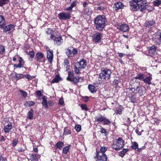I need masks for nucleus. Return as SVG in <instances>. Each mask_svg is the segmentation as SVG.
Returning a JSON list of instances; mask_svg holds the SVG:
<instances>
[{
  "label": "nucleus",
  "instance_id": "nucleus-1",
  "mask_svg": "<svg viewBox=\"0 0 161 161\" xmlns=\"http://www.w3.org/2000/svg\"><path fill=\"white\" fill-rule=\"evenodd\" d=\"M147 3V0H133L130 2V4L132 10L137 11L139 9L142 11L145 9Z\"/></svg>",
  "mask_w": 161,
  "mask_h": 161
},
{
  "label": "nucleus",
  "instance_id": "nucleus-2",
  "mask_svg": "<svg viewBox=\"0 0 161 161\" xmlns=\"http://www.w3.org/2000/svg\"><path fill=\"white\" fill-rule=\"evenodd\" d=\"M107 21V19L104 15H97L95 18L94 22L96 29L99 31H102L106 25Z\"/></svg>",
  "mask_w": 161,
  "mask_h": 161
},
{
  "label": "nucleus",
  "instance_id": "nucleus-3",
  "mask_svg": "<svg viewBox=\"0 0 161 161\" xmlns=\"http://www.w3.org/2000/svg\"><path fill=\"white\" fill-rule=\"evenodd\" d=\"M101 72L99 75L98 80L99 81L104 82L108 80L112 73L111 71L107 68H102Z\"/></svg>",
  "mask_w": 161,
  "mask_h": 161
},
{
  "label": "nucleus",
  "instance_id": "nucleus-4",
  "mask_svg": "<svg viewBox=\"0 0 161 161\" xmlns=\"http://www.w3.org/2000/svg\"><path fill=\"white\" fill-rule=\"evenodd\" d=\"M125 145V141L121 137L113 141L112 147L115 150H119L123 148Z\"/></svg>",
  "mask_w": 161,
  "mask_h": 161
},
{
  "label": "nucleus",
  "instance_id": "nucleus-5",
  "mask_svg": "<svg viewBox=\"0 0 161 161\" xmlns=\"http://www.w3.org/2000/svg\"><path fill=\"white\" fill-rule=\"evenodd\" d=\"M86 65V61L84 59H82L79 62L75 63L74 65L75 73H79L80 71L85 68Z\"/></svg>",
  "mask_w": 161,
  "mask_h": 161
},
{
  "label": "nucleus",
  "instance_id": "nucleus-6",
  "mask_svg": "<svg viewBox=\"0 0 161 161\" xmlns=\"http://www.w3.org/2000/svg\"><path fill=\"white\" fill-rule=\"evenodd\" d=\"M127 91L129 92V93L130 92L133 94H135V92L138 93L140 95L142 96L145 94L146 92L145 88L144 86H137L136 88H128Z\"/></svg>",
  "mask_w": 161,
  "mask_h": 161
},
{
  "label": "nucleus",
  "instance_id": "nucleus-7",
  "mask_svg": "<svg viewBox=\"0 0 161 161\" xmlns=\"http://www.w3.org/2000/svg\"><path fill=\"white\" fill-rule=\"evenodd\" d=\"M96 161H107V157L105 153L102 152L96 153V156L94 157Z\"/></svg>",
  "mask_w": 161,
  "mask_h": 161
},
{
  "label": "nucleus",
  "instance_id": "nucleus-8",
  "mask_svg": "<svg viewBox=\"0 0 161 161\" xmlns=\"http://www.w3.org/2000/svg\"><path fill=\"white\" fill-rule=\"evenodd\" d=\"M92 41L95 43H99L101 42L102 38V34L99 32H96L92 37Z\"/></svg>",
  "mask_w": 161,
  "mask_h": 161
},
{
  "label": "nucleus",
  "instance_id": "nucleus-9",
  "mask_svg": "<svg viewBox=\"0 0 161 161\" xmlns=\"http://www.w3.org/2000/svg\"><path fill=\"white\" fill-rule=\"evenodd\" d=\"M58 17L60 20H67L70 19L71 18L70 14L69 12H62L59 13Z\"/></svg>",
  "mask_w": 161,
  "mask_h": 161
},
{
  "label": "nucleus",
  "instance_id": "nucleus-10",
  "mask_svg": "<svg viewBox=\"0 0 161 161\" xmlns=\"http://www.w3.org/2000/svg\"><path fill=\"white\" fill-rule=\"evenodd\" d=\"M156 50V47L153 45L149 48L148 52H146L145 54L147 56L153 57L155 55Z\"/></svg>",
  "mask_w": 161,
  "mask_h": 161
},
{
  "label": "nucleus",
  "instance_id": "nucleus-11",
  "mask_svg": "<svg viewBox=\"0 0 161 161\" xmlns=\"http://www.w3.org/2000/svg\"><path fill=\"white\" fill-rule=\"evenodd\" d=\"M78 51L75 48L68 49L66 51V53L68 57H73L77 53Z\"/></svg>",
  "mask_w": 161,
  "mask_h": 161
},
{
  "label": "nucleus",
  "instance_id": "nucleus-12",
  "mask_svg": "<svg viewBox=\"0 0 161 161\" xmlns=\"http://www.w3.org/2000/svg\"><path fill=\"white\" fill-rule=\"evenodd\" d=\"M15 26L13 24H9L4 26L3 32L8 33H10L12 31H14V30Z\"/></svg>",
  "mask_w": 161,
  "mask_h": 161
},
{
  "label": "nucleus",
  "instance_id": "nucleus-13",
  "mask_svg": "<svg viewBox=\"0 0 161 161\" xmlns=\"http://www.w3.org/2000/svg\"><path fill=\"white\" fill-rule=\"evenodd\" d=\"M46 49L47 50V58L48 61L50 62H52L53 60V51L51 49H50L48 47H47Z\"/></svg>",
  "mask_w": 161,
  "mask_h": 161
},
{
  "label": "nucleus",
  "instance_id": "nucleus-14",
  "mask_svg": "<svg viewBox=\"0 0 161 161\" xmlns=\"http://www.w3.org/2000/svg\"><path fill=\"white\" fill-rule=\"evenodd\" d=\"M54 43L55 44L57 45L58 46L61 45L63 42V40L60 36H56L53 38Z\"/></svg>",
  "mask_w": 161,
  "mask_h": 161
},
{
  "label": "nucleus",
  "instance_id": "nucleus-15",
  "mask_svg": "<svg viewBox=\"0 0 161 161\" xmlns=\"http://www.w3.org/2000/svg\"><path fill=\"white\" fill-rule=\"evenodd\" d=\"M124 5L121 2H119L114 4L113 9L115 11H117L119 9H122L124 7Z\"/></svg>",
  "mask_w": 161,
  "mask_h": 161
},
{
  "label": "nucleus",
  "instance_id": "nucleus-16",
  "mask_svg": "<svg viewBox=\"0 0 161 161\" xmlns=\"http://www.w3.org/2000/svg\"><path fill=\"white\" fill-rule=\"evenodd\" d=\"M46 33L47 35L50 36V38L49 39H53L55 36L54 29L48 28L46 31Z\"/></svg>",
  "mask_w": 161,
  "mask_h": 161
},
{
  "label": "nucleus",
  "instance_id": "nucleus-17",
  "mask_svg": "<svg viewBox=\"0 0 161 161\" xmlns=\"http://www.w3.org/2000/svg\"><path fill=\"white\" fill-rule=\"evenodd\" d=\"M119 30L124 32L128 31L129 29V26L126 24H122L119 27Z\"/></svg>",
  "mask_w": 161,
  "mask_h": 161
},
{
  "label": "nucleus",
  "instance_id": "nucleus-18",
  "mask_svg": "<svg viewBox=\"0 0 161 161\" xmlns=\"http://www.w3.org/2000/svg\"><path fill=\"white\" fill-rule=\"evenodd\" d=\"M12 128V125L11 123H8L7 125L4 126L3 130L5 133H9Z\"/></svg>",
  "mask_w": 161,
  "mask_h": 161
},
{
  "label": "nucleus",
  "instance_id": "nucleus-19",
  "mask_svg": "<svg viewBox=\"0 0 161 161\" xmlns=\"http://www.w3.org/2000/svg\"><path fill=\"white\" fill-rule=\"evenodd\" d=\"M6 24L4 17L2 15H0V28L3 29Z\"/></svg>",
  "mask_w": 161,
  "mask_h": 161
},
{
  "label": "nucleus",
  "instance_id": "nucleus-20",
  "mask_svg": "<svg viewBox=\"0 0 161 161\" xmlns=\"http://www.w3.org/2000/svg\"><path fill=\"white\" fill-rule=\"evenodd\" d=\"M152 80V76L151 75L150 76L144 77L143 81L146 84L150 85L151 84V81Z\"/></svg>",
  "mask_w": 161,
  "mask_h": 161
},
{
  "label": "nucleus",
  "instance_id": "nucleus-21",
  "mask_svg": "<svg viewBox=\"0 0 161 161\" xmlns=\"http://www.w3.org/2000/svg\"><path fill=\"white\" fill-rule=\"evenodd\" d=\"M42 98V104L43 106L46 108H48V106L47 104L48 103L47 102V97L45 96H43Z\"/></svg>",
  "mask_w": 161,
  "mask_h": 161
},
{
  "label": "nucleus",
  "instance_id": "nucleus-22",
  "mask_svg": "<svg viewBox=\"0 0 161 161\" xmlns=\"http://www.w3.org/2000/svg\"><path fill=\"white\" fill-rule=\"evenodd\" d=\"M43 57V54L39 52L36 53V58L37 61L41 62L42 61V59Z\"/></svg>",
  "mask_w": 161,
  "mask_h": 161
},
{
  "label": "nucleus",
  "instance_id": "nucleus-23",
  "mask_svg": "<svg viewBox=\"0 0 161 161\" xmlns=\"http://www.w3.org/2000/svg\"><path fill=\"white\" fill-rule=\"evenodd\" d=\"M83 79L80 77H73L71 78V80H69V81L73 82L75 83H77L78 82L81 81H82Z\"/></svg>",
  "mask_w": 161,
  "mask_h": 161
},
{
  "label": "nucleus",
  "instance_id": "nucleus-24",
  "mask_svg": "<svg viewBox=\"0 0 161 161\" xmlns=\"http://www.w3.org/2000/svg\"><path fill=\"white\" fill-rule=\"evenodd\" d=\"M64 145V142L61 141L58 142L56 144L55 147L59 150H61L63 147Z\"/></svg>",
  "mask_w": 161,
  "mask_h": 161
},
{
  "label": "nucleus",
  "instance_id": "nucleus-25",
  "mask_svg": "<svg viewBox=\"0 0 161 161\" xmlns=\"http://www.w3.org/2000/svg\"><path fill=\"white\" fill-rule=\"evenodd\" d=\"M145 77L146 76L144 74L140 73L137 74L134 78L135 79H139L143 81L144 77Z\"/></svg>",
  "mask_w": 161,
  "mask_h": 161
},
{
  "label": "nucleus",
  "instance_id": "nucleus-26",
  "mask_svg": "<svg viewBox=\"0 0 161 161\" xmlns=\"http://www.w3.org/2000/svg\"><path fill=\"white\" fill-rule=\"evenodd\" d=\"M95 121L96 122H101L104 120V117L101 114H99L96 117Z\"/></svg>",
  "mask_w": 161,
  "mask_h": 161
},
{
  "label": "nucleus",
  "instance_id": "nucleus-27",
  "mask_svg": "<svg viewBox=\"0 0 161 161\" xmlns=\"http://www.w3.org/2000/svg\"><path fill=\"white\" fill-rule=\"evenodd\" d=\"M155 21L153 19H151L145 22L146 27H149L150 26H152L155 24Z\"/></svg>",
  "mask_w": 161,
  "mask_h": 161
},
{
  "label": "nucleus",
  "instance_id": "nucleus-28",
  "mask_svg": "<svg viewBox=\"0 0 161 161\" xmlns=\"http://www.w3.org/2000/svg\"><path fill=\"white\" fill-rule=\"evenodd\" d=\"M129 92L127 91L128 95L131 97V102L133 103L136 102V98L134 97L135 94H133V93L131 92H130V93H129Z\"/></svg>",
  "mask_w": 161,
  "mask_h": 161
},
{
  "label": "nucleus",
  "instance_id": "nucleus-29",
  "mask_svg": "<svg viewBox=\"0 0 161 161\" xmlns=\"http://www.w3.org/2000/svg\"><path fill=\"white\" fill-rule=\"evenodd\" d=\"M39 158V156L36 154H33L31 156V159L32 161H37Z\"/></svg>",
  "mask_w": 161,
  "mask_h": 161
},
{
  "label": "nucleus",
  "instance_id": "nucleus-30",
  "mask_svg": "<svg viewBox=\"0 0 161 161\" xmlns=\"http://www.w3.org/2000/svg\"><path fill=\"white\" fill-rule=\"evenodd\" d=\"M61 78L58 75H56L55 78L52 80L51 83H58L61 80Z\"/></svg>",
  "mask_w": 161,
  "mask_h": 161
},
{
  "label": "nucleus",
  "instance_id": "nucleus-31",
  "mask_svg": "<svg viewBox=\"0 0 161 161\" xmlns=\"http://www.w3.org/2000/svg\"><path fill=\"white\" fill-rule=\"evenodd\" d=\"M88 88L90 92L92 93H93L97 91V90L95 86L92 85H89Z\"/></svg>",
  "mask_w": 161,
  "mask_h": 161
},
{
  "label": "nucleus",
  "instance_id": "nucleus-32",
  "mask_svg": "<svg viewBox=\"0 0 161 161\" xmlns=\"http://www.w3.org/2000/svg\"><path fill=\"white\" fill-rule=\"evenodd\" d=\"M69 61L68 59L66 58L65 59H64V66L66 69L67 70H68L69 69Z\"/></svg>",
  "mask_w": 161,
  "mask_h": 161
},
{
  "label": "nucleus",
  "instance_id": "nucleus-33",
  "mask_svg": "<svg viewBox=\"0 0 161 161\" xmlns=\"http://www.w3.org/2000/svg\"><path fill=\"white\" fill-rule=\"evenodd\" d=\"M33 111L32 109H31L27 114V118L30 119H33Z\"/></svg>",
  "mask_w": 161,
  "mask_h": 161
},
{
  "label": "nucleus",
  "instance_id": "nucleus-34",
  "mask_svg": "<svg viewBox=\"0 0 161 161\" xmlns=\"http://www.w3.org/2000/svg\"><path fill=\"white\" fill-rule=\"evenodd\" d=\"M71 134V131L68 127H65L64 129V134L68 135Z\"/></svg>",
  "mask_w": 161,
  "mask_h": 161
},
{
  "label": "nucleus",
  "instance_id": "nucleus-35",
  "mask_svg": "<svg viewBox=\"0 0 161 161\" xmlns=\"http://www.w3.org/2000/svg\"><path fill=\"white\" fill-rule=\"evenodd\" d=\"M124 108L121 106L120 105L118 109L115 111V113L117 114L120 115L122 114V112Z\"/></svg>",
  "mask_w": 161,
  "mask_h": 161
},
{
  "label": "nucleus",
  "instance_id": "nucleus-36",
  "mask_svg": "<svg viewBox=\"0 0 161 161\" xmlns=\"http://www.w3.org/2000/svg\"><path fill=\"white\" fill-rule=\"evenodd\" d=\"M128 151V149H123L121 151L119 152V155L121 157H123Z\"/></svg>",
  "mask_w": 161,
  "mask_h": 161
},
{
  "label": "nucleus",
  "instance_id": "nucleus-37",
  "mask_svg": "<svg viewBox=\"0 0 161 161\" xmlns=\"http://www.w3.org/2000/svg\"><path fill=\"white\" fill-rule=\"evenodd\" d=\"M68 76L67 78L68 80H71V78L74 76V73L73 71H69L68 72Z\"/></svg>",
  "mask_w": 161,
  "mask_h": 161
},
{
  "label": "nucleus",
  "instance_id": "nucleus-38",
  "mask_svg": "<svg viewBox=\"0 0 161 161\" xmlns=\"http://www.w3.org/2000/svg\"><path fill=\"white\" fill-rule=\"evenodd\" d=\"M107 148L106 147L104 146L100 148V151H97L96 153L97 152H102L103 153H105L107 151Z\"/></svg>",
  "mask_w": 161,
  "mask_h": 161
},
{
  "label": "nucleus",
  "instance_id": "nucleus-39",
  "mask_svg": "<svg viewBox=\"0 0 161 161\" xmlns=\"http://www.w3.org/2000/svg\"><path fill=\"white\" fill-rule=\"evenodd\" d=\"M153 3L155 6L158 7L161 5V0H155Z\"/></svg>",
  "mask_w": 161,
  "mask_h": 161
},
{
  "label": "nucleus",
  "instance_id": "nucleus-40",
  "mask_svg": "<svg viewBox=\"0 0 161 161\" xmlns=\"http://www.w3.org/2000/svg\"><path fill=\"white\" fill-rule=\"evenodd\" d=\"M132 148L135 150L138 148V144L136 142H133L132 143Z\"/></svg>",
  "mask_w": 161,
  "mask_h": 161
},
{
  "label": "nucleus",
  "instance_id": "nucleus-41",
  "mask_svg": "<svg viewBox=\"0 0 161 161\" xmlns=\"http://www.w3.org/2000/svg\"><path fill=\"white\" fill-rule=\"evenodd\" d=\"M69 148V146H68L64 147L63 149V152L65 154H67L68 152Z\"/></svg>",
  "mask_w": 161,
  "mask_h": 161
},
{
  "label": "nucleus",
  "instance_id": "nucleus-42",
  "mask_svg": "<svg viewBox=\"0 0 161 161\" xmlns=\"http://www.w3.org/2000/svg\"><path fill=\"white\" fill-rule=\"evenodd\" d=\"M104 124L105 125H109L111 123V122L108 119L104 117V120L103 121Z\"/></svg>",
  "mask_w": 161,
  "mask_h": 161
},
{
  "label": "nucleus",
  "instance_id": "nucleus-43",
  "mask_svg": "<svg viewBox=\"0 0 161 161\" xmlns=\"http://www.w3.org/2000/svg\"><path fill=\"white\" fill-rule=\"evenodd\" d=\"M35 104V103L32 101H27L25 104V105L27 107L33 106Z\"/></svg>",
  "mask_w": 161,
  "mask_h": 161
},
{
  "label": "nucleus",
  "instance_id": "nucleus-44",
  "mask_svg": "<svg viewBox=\"0 0 161 161\" xmlns=\"http://www.w3.org/2000/svg\"><path fill=\"white\" fill-rule=\"evenodd\" d=\"M27 53L30 58H34V53L33 51H30L29 53L28 52H27Z\"/></svg>",
  "mask_w": 161,
  "mask_h": 161
},
{
  "label": "nucleus",
  "instance_id": "nucleus-45",
  "mask_svg": "<svg viewBox=\"0 0 161 161\" xmlns=\"http://www.w3.org/2000/svg\"><path fill=\"white\" fill-rule=\"evenodd\" d=\"M8 2V0H0V6L7 3Z\"/></svg>",
  "mask_w": 161,
  "mask_h": 161
},
{
  "label": "nucleus",
  "instance_id": "nucleus-46",
  "mask_svg": "<svg viewBox=\"0 0 161 161\" xmlns=\"http://www.w3.org/2000/svg\"><path fill=\"white\" fill-rule=\"evenodd\" d=\"M24 65V64L23 63H19L18 64H14V67L15 68H20L23 67Z\"/></svg>",
  "mask_w": 161,
  "mask_h": 161
},
{
  "label": "nucleus",
  "instance_id": "nucleus-47",
  "mask_svg": "<svg viewBox=\"0 0 161 161\" xmlns=\"http://www.w3.org/2000/svg\"><path fill=\"white\" fill-rule=\"evenodd\" d=\"M80 106L82 110L88 111V110L86 105L85 104H82L80 105Z\"/></svg>",
  "mask_w": 161,
  "mask_h": 161
},
{
  "label": "nucleus",
  "instance_id": "nucleus-48",
  "mask_svg": "<svg viewBox=\"0 0 161 161\" xmlns=\"http://www.w3.org/2000/svg\"><path fill=\"white\" fill-rule=\"evenodd\" d=\"M16 76L17 80H19L21 78H24V75L23 74H17L16 75Z\"/></svg>",
  "mask_w": 161,
  "mask_h": 161
},
{
  "label": "nucleus",
  "instance_id": "nucleus-49",
  "mask_svg": "<svg viewBox=\"0 0 161 161\" xmlns=\"http://www.w3.org/2000/svg\"><path fill=\"white\" fill-rule=\"evenodd\" d=\"M75 128L77 132H79L81 130V126L80 125H77L75 126Z\"/></svg>",
  "mask_w": 161,
  "mask_h": 161
},
{
  "label": "nucleus",
  "instance_id": "nucleus-50",
  "mask_svg": "<svg viewBox=\"0 0 161 161\" xmlns=\"http://www.w3.org/2000/svg\"><path fill=\"white\" fill-rule=\"evenodd\" d=\"M24 76V77L28 79V80H31L32 79L34 78H35V76H31L30 75L28 74L25 75Z\"/></svg>",
  "mask_w": 161,
  "mask_h": 161
},
{
  "label": "nucleus",
  "instance_id": "nucleus-51",
  "mask_svg": "<svg viewBox=\"0 0 161 161\" xmlns=\"http://www.w3.org/2000/svg\"><path fill=\"white\" fill-rule=\"evenodd\" d=\"M155 41L158 44H161V32L160 34L159 37L156 39Z\"/></svg>",
  "mask_w": 161,
  "mask_h": 161
},
{
  "label": "nucleus",
  "instance_id": "nucleus-52",
  "mask_svg": "<svg viewBox=\"0 0 161 161\" xmlns=\"http://www.w3.org/2000/svg\"><path fill=\"white\" fill-rule=\"evenodd\" d=\"M78 3V2L76 0L74 1L71 3L70 6L73 8L75 7Z\"/></svg>",
  "mask_w": 161,
  "mask_h": 161
},
{
  "label": "nucleus",
  "instance_id": "nucleus-53",
  "mask_svg": "<svg viewBox=\"0 0 161 161\" xmlns=\"http://www.w3.org/2000/svg\"><path fill=\"white\" fill-rule=\"evenodd\" d=\"M19 91L21 92L22 95L24 97H26L27 96V93L25 91H23L21 90H19Z\"/></svg>",
  "mask_w": 161,
  "mask_h": 161
},
{
  "label": "nucleus",
  "instance_id": "nucleus-54",
  "mask_svg": "<svg viewBox=\"0 0 161 161\" xmlns=\"http://www.w3.org/2000/svg\"><path fill=\"white\" fill-rule=\"evenodd\" d=\"M18 139H14L12 142V145L14 147H15L18 143Z\"/></svg>",
  "mask_w": 161,
  "mask_h": 161
},
{
  "label": "nucleus",
  "instance_id": "nucleus-55",
  "mask_svg": "<svg viewBox=\"0 0 161 161\" xmlns=\"http://www.w3.org/2000/svg\"><path fill=\"white\" fill-rule=\"evenodd\" d=\"M36 93L38 98L40 99L41 97L42 96V93L40 91H38L36 92Z\"/></svg>",
  "mask_w": 161,
  "mask_h": 161
},
{
  "label": "nucleus",
  "instance_id": "nucleus-56",
  "mask_svg": "<svg viewBox=\"0 0 161 161\" xmlns=\"http://www.w3.org/2000/svg\"><path fill=\"white\" fill-rule=\"evenodd\" d=\"M6 160V158L3 156L2 154H0V161H5Z\"/></svg>",
  "mask_w": 161,
  "mask_h": 161
},
{
  "label": "nucleus",
  "instance_id": "nucleus-57",
  "mask_svg": "<svg viewBox=\"0 0 161 161\" xmlns=\"http://www.w3.org/2000/svg\"><path fill=\"white\" fill-rule=\"evenodd\" d=\"M73 8L71 7L70 6V7H69L68 8H64V9L65 10H66L67 11H70L72 10Z\"/></svg>",
  "mask_w": 161,
  "mask_h": 161
},
{
  "label": "nucleus",
  "instance_id": "nucleus-58",
  "mask_svg": "<svg viewBox=\"0 0 161 161\" xmlns=\"http://www.w3.org/2000/svg\"><path fill=\"white\" fill-rule=\"evenodd\" d=\"M118 84V80L115 79L113 81V84L116 86H117Z\"/></svg>",
  "mask_w": 161,
  "mask_h": 161
},
{
  "label": "nucleus",
  "instance_id": "nucleus-59",
  "mask_svg": "<svg viewBox=\"0 0 161 161\" xmlns=\"http://www.w3.org/2000/svg\"><path fill=\"white\" fill-rule=\"evenodd\" d=\"M59 103L60 104L63 105L64 103V101L63 99H62V98H60L59 99Z\"/></svg>",
  "mask_w": 161,
  "mask_h": 161
},
{
  "label": "nucleus",
  "instance_id": "nucleus-60",
  "mask_svg": "<svg viewBox=\"0 0 161 161\" xmlns=\"http://www.w3.org/2000/svg\"><path fill=\"white\" fill-rule=\"evenodd\" d=\"M106 129H104L102 127L101 129L100 132L102 133H106Z\"/></svg>",
  "mask_w": 161,
  "mask_h": 161
},
{
  "label": "nucleus",
  "instance_id": "nucleus-61",
  "mask_svg": "<svg viewBox=\"0 0 161 161\" xmlns=\"http://www.w3.org/2000/svg\"><path fill=\"white\" fill-rule=\"evenodd\" d=\"M19 63H23V64H24V61L20 57L19 58Z\"/></svg>",
  "mask_w": 161,
  "mask_h": 161
},
{
  "label": "nucleus",
  "instance_id": "nucleus-62",
  "mask_svg": "<svg viewBox=\"0 0 161 161\" xmlns=\"http://www.w3.org/2000/svg\"><path fill=\"white\" fill-rule=\"evenodd\" d=\"M49 106H52L53 104V102L52 101H49L47 103Z\"/></svg>",
  "mask_w": 161,
  "mask_h": 161
},
{
  "label": "nucleus",
  "instance_id": "nucleus-63",
  "mask_svg": "<svg viewBox=\"0 0 161 161\" xmlns=\"http://www.w3.org/2000/svg\"><path fill=\"white\" fill-rule=\"evenodd\" d=\"M104 9V8L103 7H102V6H99V7H98L97 8V10H103Z\"/></svg>",
  "mask_w": 161,
  "mask_h": 161
},
{
  "label": "nucleus",
  "instance_id": "nucleus-64",
  "mask_svg": "<svg viewBox=\"0 0 161 161\" xmlns=\"http://www.w3.org/2000/svg\"><path fill=\"white\" fill-rule=\"evenodd\" d=\"M88 4V3H87L86 2H84L83 4V5L84 7L85 8L86 7V6Z\"/></svg>",
  "mask_w": 161,
  "mask_h": 161
}]
</instances>
